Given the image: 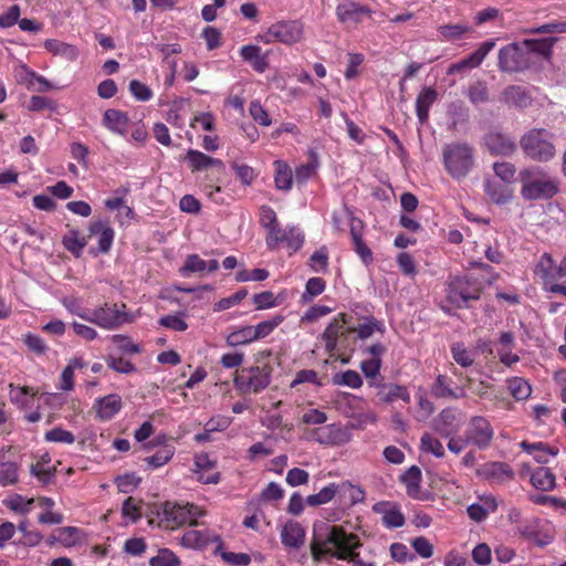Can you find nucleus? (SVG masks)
<instances>
[{
  "label": "nucleus",
  "mask_w": 566,
  "mask_h": 566,
  "mask_svg": "<svg viewBox=\"0 0 566 566\" xmlns=\"http://www.w3.org/2000/svg\"><path fill=\"white\" fill-rule=\"evenodd\" d=\"M496 41L494 39L482 42L479 48L469 54L467 57L452 63L447 71L448 75L463 73L467 70H473L479 67L486 55L495 48Z\"/></svg>",
  "instance_id": "15"
},
{
  "label": "nucleus",
  "mask_w": 566,
  "mask_h": 566,
  "mask_svg": "<svg viewBox=\"0 0 566 566\" xmlns=\"http://www.w3.org/2000/svg\"><path fill=\"white\" fill-rule=\"evenodd\" d=\"M227 344L235 347L240 345H248L255 342V335L252 325L243 326L227 336Z\"/></svg>",
  "instance_id": "47"
},
{
  "label": "nucleus",
  "mask_w": 566,
  "mask_h": 566,
  "mask_svg": "<svg viewBox=\"0 0 566 566\" xmlns=\"http://www.w3.org/2000/svg\"><path fill=\"white\" fill-rule=\"evenodd\" d=\"M484 145L494 156H511L516 150L513 138L500 132H490L484 137Z\"/></svg>",
  "instance_id": "23"
},
{
  "label": "nucleus",
  "mask_w": 566,
  "mask_h": 566,
  "mask_svg": "<svg viewBox=\"0 0 566 566\" xmlns=\"http://www.w3.org/2000/svg\"><path fill=\"white\" fill-rule=\"evenodd\" d=\"M476 474L492 483H503L514 478L511 465L502 461H490L482 464Z\"/></svg>",
  "instance_id": "22"
},
{
  "label": "nucleus",
  "mask_w": 566,
  "mask_h": 566,
  "mask_svg": "<svg viewBox=\"0 0 566 566\" xmlns=\"http://www.w3.org/2000/svg\"><path fill=\"white\" fill-rule=\"evenodd\" d=\"M202 515L203 511L195 504H179L175 502H165L158 513L160 525L170 530L186 524L190 526L197 525V518Z\"/></svg>",
  "instance_id": "5"
},
{
  "label": "nucleus",
  "mask_w": 566,
  "mask_h": 566,
  "mask_svg": "<svg viewBox=\"0 0 566 566\" xmlns=\"http://www.w3.org/2000/svg\"><path fill=\"white\" fill-rule=\"evenodd\" d=\"M530 480L535 489L544 492L552 491L556 484L555 474L546 467L535 469L532 472Z\"/></svg>",
  "instance_id": "39"
},
{
  "label": "nucleus",
  "mask_w": 566,
  "mask_h": 566,
  "mask_svg": "<svg viewBox=\"0 0 566 566\" xmlns=\"http://www.w3.org/2000/svg\"><path fill=\"white\" fill-rule=\"evenodd\" d=\"M57 536L53 537L50 543L59 542L64 547H72L77 544L81 530L75 526H64L57 528Z\"/></svg>",
  "instance_id": "52"
},
{
  "label": "nucleus",
  "mask_w": 566,
  "mask_h": 566,
  "mask_svg": "<svg viewBox=\"0 0 566 566\" xmlns=\"http://www.w3.org/2000/svg\"><path fill=\"white\" fill-rule=\"evenodd\" d=\"M483 292L482 283L470 275L452 276L446 290L447 301L455 308H469L471 301H478Z\"/></svg>",
  "instance_id": "3"
},
{
  "label": "nucleus",
  "mask_w": 566,
  "mask_h": 566,
  "mask_svg": "<svg viewBox=\"0 0 566 566\" xmlns=\"http://www.w3.org/2000/svg\"><path fill=\"white\" fill-rule=\"evenodd\" d=\"M123 408V400L119 395L111 394L97 398L93 405L96 417L102 421L113 419Z\"/></svg>",
  "instance_id": "25"
},
{
  "label": "nucleus",
  "mask_w": 566,
  "mask_h": 566,
  "mask_svg": "<svg viewBox=\"0 0 566 566\" xmlns=\"http://www.w3.org/2000/svg\"><path fill=\"white\" fill-rule=\"evenodd\" d=\"M176 449L172 444H164L151 455L144 459L148 469L155 470L167 464L174 457Z\"/></svg>",
  "instance_id": "42"
},
{
  "label": "nucleus",
  "mask_w": 566,
  "mask_h": 566,
  "mask_svg": "<svg viewBox=\"0 0 566 566\" xmlns=\"http://www.w3.org/2000/svg\"><path fill=\"white\" fill-rule=\"evenodd\" d=\"M472 29L465 24H443L438 28L439 34L447 41H455L471 33Z\"/></svg>",
  "instance_id": "50"
},
{
  "label": "nucleus",
  "mask_w": 566,
  "mask_h": 566,
  "mask_svg": "<svg viewBox=\"0 0 566 566\" xmlns=\"http://www.w3.org/2000/svg\"><path fill=\"white\" fill-rule=\"evenodd\" d=\"M501 102L509 106L525 108L532 103V97L527 90L520 85H510L501 94Z\"/></svg>",
  "instance_id": "31"
},
{
  "label": "nucleus",
  "mask_w": 566,
  "mask_h": 566,
  "mask_svg": "<svg viewBox=\"0 0 566 566\" xmlns=\"http://www.w3.org/2000/svg\"><path fill=\"white\" fill-rule=\"evenodd\" d=\"M240 55L243 61L249 62L252 69L259 73H263L268 66L266 55L261 53V48L258 45H243L240 49Z\"/></svg>",
  "instance_id": "37"
},
{
  "label": "nucleus",
  "mask_w": 566,
  "mask_h": 566,
  "mask_svg": "<svg viewBox=\"0 0 566 566\" xmlns=\"http://www.w3.org/2000/svg\"><path fill=\"white\" fill-rule=\"evenodd\" d=\"M520 447L523 451L532 454L534 460L541 464H546L549 462L551 457H556L559 450L555 447H551L544 442H528L522 441Z\"/></svg>",
  "instance_id": "34"
},
{
  "label": "nucleus",
  "mask_w": 566,
  "mask_h": 566,
  "mask_svg": "<svg viewBox=\"0 0 566 566\" xmlns=\"http://www.w3.org/2000/svg\"><path fill=\"white\" fill-rule=\"evenodd\" d=\"M305 541V531L297 522L286 523L281 531V542L285 547L300 548Z\"/></svg>",
  "instance_id": "35"
},
{
  "label": "nucleus",
  "mask_w": 566,
  "mask_h": 566,
  "mask_svg": "<svg viewBox=\"0 0 566 566\" xmlns=\"http://www.w3.org/2000/svg\"><path fill=\"white\" fill-rule=\"evenodd\" d=\"M326 283L322 277L315 276L307 280L305 291L302 295L303 301H311L325 291Z\"/></svg>",
  "instance_id": "60"
},
{
  "label": "nucleus",
  "mask_w": 566,
  "mask_h": 566,
  "mask_svg": "<svg viewBox=\"0 0 566 566\" xmlns=\"http://www.w3.org/2000/svg\"><path fill=\"white\" fill-rule=\"evenodd\" d=\"M453 381L446 375H439L432 385L431 392L436 398L459 399L465 396L461 387H453Z\"/></svg>",
  "instance_id": "32"
},
{
  "label": "nucleus",
  "mask_w": 566,
  "mask_h": 566,
  "mask_svg": "<svg viewBox=\"0 0 566 566\" xmlns=\"http://www.w3.org/2000/svg\"><path fill=\"white\" fill-rule=\"evenodd\" d=\"M467 96L473 105L489 102V88L484 81H476L469 85Z\"/></svg>",
  "instance_id": "49"
},
{
  "label": "nucleus",
  "mask_w": 566,
  "mask_h": 566,
  "mask_svg": "<svg viewBox=\"0 0 566 566\" xmlns=\"http://www.w3.org/2000/svg\"><path fill=\"white\" fill-rule=\"evenodd\" d=\"M349 324V316L345 313L336 315L323 332L321 338L324 340L325 352L329 357L335 355L338 346V338L346 337L350 333H347V325Z\"/></svg>",
  "instance_id": "13"
},
{
  "label": "nucleus",
  "mask_w": 566,
  "mask_h": 566,
  "mask_svg": "<svg viewBox=\"0 0 566 566\" xmlns=\"http://www.w3.org/2000/svg\"><path fill=\"white\" fill-rule=\"evenodd\" d=\"M493 170L502 182L512 185L515 181L516 168L512 163L496 161L493 164Z\"/></svg>",
  "instance_id": "57"
},
{
  "label": "nucleus",
  "mask_w": 566,
  "mask_h": 566,
  "mask_svg": "<svg viewBox=\"0 0 566 566\" xmlns=\"http://www.w3.org/2000/svg\"><path fill=\"white\" fill-rule=\"evenodd\" d=\"M443 165L457 180L465 178L474 165L473 148L465 143H452L443 148Z\"/></svg>",
  "instance_id": "4"
},
{
  "label": "nucleus",
  "mask_w": 566,
  "mask_h": 566,
  "mask_svg": "<svg viewBox=\"0 0 566 566\" xmlns=\"http://www.w3.org/2000/svg\"><path fill=\"white\" fill-rule=\"evenodd\" d=\"M381 387V391L376 392V397L381 403L392 405L401 400L403 403L408 405L411 400L410 391L407 386L388 382L386 386Z\"/></svg>",
  "instance_id": "29"
},
{
  "label": "nucleus",
  "mask_w": 566,
  "mask_h": 566,
  "mask_svg": "<svg viewBox=\"0 0 566 566\" xmlns=\"http://www.w3.org/2000/svg\"><path fill=\"white\" fill-rule=\"evenodd\" d=\"M203 272H206V261L196 253L188 254L184 265L179 269V274L182 277H189L191 274H202Z\"/></svg>",
  "instance_id": "45"
},
{
  "label": "nucleus",
  "mask_w": 566,
  "mask_h": 566,
  "mask_svg": "<svg viewBox=\"0 0 566 566\" xmlns=\"http://www.w3.org/2000/svg\"><path fill=\"white\" fill-rule=\"evenodd\" d=\"M102 123L112 133L124 135L126 133L129 118L127 113L109 108L104 112Z\"/></svg>",
  "instance_id": "36"
},
{
  "label": "nucleus",
  "mask_w": 566,
  "mask_h": 566,
  "mask_svg": "<svg viewBox=\"0 0 566 566\" xmlns=\"http://www.w3.org/2000/svg\"><path fill=\"white\" fill-rule=\"evenodd\" d=\"M451 354L454 361L461 367H470L474 361L472 352L469 350L462 343L452 344Z\"/></svg>",
  "instance_id": "58"
},
{
  "label": "nucleus",
  "mask_w": 566,
  "mask_h": 566,
  "mask_svg": "<svg viewBox=\"0 0 566 566\" xmlns=\"http://www.w3.org/2000/svg\"><path fill=\"white\" fill-rule=\"evenodd\" d=\"M467 442L479 450H488L495 438L491 421L484 416H472L464 429Z\"/></svg>",
  "instance_id": "9"
},
{
  "label": "nucleus",
  "mask_w": 566,
  "mask_h": 566,
  "mask_svg": "<svg viewBox=\"0 0 566 566\" xmlns=\"http://www.w3.org/2000/svg\"><path fill=\"white\" fill-rule=\"evenodd\" d=\"M304 240L302 231L294 226L285 228L280 226L272 233H266L265 237V243L270 250H275L280 244H284L291 251L290 253L298 251L303 247Z\"/></svg>",
  "instance_id": "12"
},
{
  "label": "nucleus",
  "mask_w": 566,
  "mask_h": 566,
  "mask_svg": "<svg viewBox=\"0 0 566 566\" xmlns=\"http://www.w3.org/2000/svg\"><path fill=\"white\" fill-rule=\"evenodd\" d=\"M376 331L382 332L384 324L373 316L367 317L366 322L359 324L357 327H347V333H356L360 339L369 338Z\"/></svg>",
  "instance_id": "46"
},
{
  "label": "nucleus",
  "mask_w": 566,
  "mask_h": 566,
  "mask_svg": "<svg viewBox=\"0 0 566 566\" xmlns=\"http://www.w3.org/2000/svg\"><path fill=\"white\" fill-rule=\"evenodd\" d=\"M363 546L357 534L347 533L342 526L327 523L315 524L311 541V555L314 562H321L325 557L346 559L348 548Z\"/></svg>",
  "instance_id": "1"
},
{
  "label": "nucleus",
  "mask_w": 566,
  "mask_h": 566,
  "mask_svg": "<svg viewBox=\"0 0 566 566\" xmlns=\"http://www.w3.org/2000/svg\"><path fill=\"white\" fill-rule=\"evenodd\" d=\"M399 480L405 485L406 493L409 497L420 501L427 500L426 494L421 492L420 484L422 481V473L417 465L410 467L400 475Z\"/></svg>",
  "instance_id": "28"
},
{
  "label": "nucleus",
  "mask_w": 566,
  "mask_h": 566,
  "mask_svg": "<svg viewBox=\"0 0 566 566\" xmlns=\"http://www.w3.org/2000/svg\"><path fill=\"white\" fill-rule=\"evenodd\" d=\"M192 472L197 475L196 480L202 484H217L220 481L216 461L211 460L207 453L197 454L193 461Z\"/></svg>",
  "instance_id": "20"
},
{
  "label": "nucleus",
  "mask_w": 566,
  "mask_h": 566,
  "mask_svg": "<svg viewBox=\"0 0 566 566\" xmlns=\"http://www.w3.org/2000/svg\"><path fill=\"white\" fill-rule=\"evenodd\" d=\"M44 48L54 55H60L67 61H75L78 57V50L75 45L49 39L44 42Z\"/></svg>",
  "instance_id": "41"
},
{
  "label": "nucleus",
  "mask_w": 566,
  "mask_h": 566,
  "mask_svg": "<svg viewBox=\"0 0 566 566\" xmlns=\"http://www.w3.org/2000/svg\"><path fill=\"white\" fill-rule=\"evenodd\" d=\"M484 192L495 205H505L513 197L511 185L486 178L483 184Z\"/></svg>",
  "instance_id": "30"
},
{
  "label": "nucleus",
  "mask_w": 566,
  "mask_h": 566,
  "mask_svg": "<svg viewBox=\"0 0 566 566\" xmlns=\"http://www.w3.org/2000/svg\"><path fill=\"white\" fill-rule=\"evenodd\" d=\"M185 160L192 172L213 169L217 175L221 176L226 171V166L222 160L210 157L199 150L189 149L186 154Z\"/></svg>",
  "instance_id": "19"
},
{
  "label": "nucleus",
  "mask_w": 566,
  "mask_h": 566,
  "mask_svg": "<svg viewBox=\"0 0 566 566\" xmlns=\"http://www.w3.org/2000/svg\"><path fill=\"white\" fill-rule=\"evenodd\" d=\"M373 10L355 2L354 0H344L336 7V17L343 24L358 25L365 18H371Z\"/></svg>",
  "instance_id": "16"
},
{
  "label": "nucleus",
  "mask_w": 566,
  "mask_h": 566,
  "mask_svg": "<svg viewBox=\"0 0 566 566\" xmlns=\"http://www.w3.org/2000/svg\"><path fill=\"white\" fill-rule=\"evenodd\" d=\"M303 36V27L298 21H279L270 25L265 33L259 35L265 44L281 42L294 44Z\"/></svg>",
  "instance_id": "11"
},
{
  "label": "nucleus",
  "mask_w": 566,
  "mask_h": 566,
  "mask_svg": "<svg viewBox=\"0 0 566 566\" xmlns=\"http://www.w3.org/2000/svg\"><path fill=\"white\" fill-rule=\"evenodd\" d=\"M259 222L266 230V233H272L281 226L273 208L266 205L260 208Z\"/></svg>",
  "instance_id": "55"
},
{
  "label": "nucleus",
  "mask_w": 566,
  "mask_h": 566,
  "mask_svg": "<svg viewBox=\"0 0 566 566\" xmlns=\"http://www.w3.org/2000/svg\"><path fill=\"white\" fill-rule=\"evenodd\" d=\"M555 42V38L525 39L523 41V46L525 48V51H527L531 55L532 53H536L548 60L552 56L553 45Z\"/></svg>",
  "instance_id": "40"
},
{
  "label": "nucleus",
  "mask_w": 566,
  "mask_h": 566,
  "mask_svg": "<svg viewBox=\"0 0 566 566\" xmlns=\"http://www.w3.org/2000/svg\"><path fill=\"white\" fill-rule=\"evenodd\" d=\"M249 113L251 117L261 126H270L272 119L266 109L261 105L259 101H252L249 106Z\"/></svg>",
  "instance_id": "64"
},
{
  "label": "nucleus",
  "mask_w": 566,
  "mask_h": 566,
  "mask_svg": "<svg viewBox=\"0 0 566 566\" xmlns=\"http://www.w3.org/2000/svg\"><path fill=\"white\" fill-rule=\"evenodd\" d=\"M88 243V237L81 235L77 229H69L62 238V244L73 256L80 258Z\"/></svg>",
  "instance_id": "38"
},
{
  "label": "nucleus",
  "mask_w": 566,
  "mask_h": 566,
  "mask_svg": "<svg viewBox=\"0 0 566 566\" xmlns=\"http://www.w3.org/2000/svg\"><path fill=\"white\" fill-rule=\"evenodd\" d=\"M338 486L335 483H331L323 488L318 493L311 494L306 497V503L310 506H318L326 504L333 500L337 492Z\"/></svg>",
  "instance_id": "54"
},
{
  "label": "nucleus",
  "mask_w": 566,
  "mask_h": 566,
  "mask_svg": "<svg viewBox=\"0 0 566 566\" xmlns=\"http://www.w3.org/2000/svg\"><path fill=\"white\" fill-rule=\"evenodd\" d=\"M179 557L169 548H160L156 556L149 559V566H180Z\"/></svg>",
  "instance_id": "56"
},
{
  "label": "nucleus",
  "mask_w": 566,
  "mask_h": 566,
  "mask_svg": "<svg viewBox=\"0 0 566 566\" xmlns=\"http://www.w3.org/2000/svg\"><path fill=\"white\" fill-rule=\"evenodd\" d=\"M210 543H216L214 552H219L223 547L221 536L209 528H189L180 537V544L187 548L203 549Z\"/></svg>",
  "instance_id": "14"
},
{
  "label": "nucleus",
  "mask_w": 566,
  "mask_h": 566,
  "mask_svg": "<svg viewBox=\"0 0 566 566\" xmlns=\"http://www.w3.org/2000/svg\"><path fill=\"white\" fill-rule=\"evenodd\" d=\"M18 481V467L14 462H0V485L7 486Z\"/></svg>",
  "instance_id": "61"
},
{
  "label": "nucleus",
  "mask_w": 566,
  "mask_h": 566,
  "mask_svg": "<svg viewBox=\"0 0 566 566\" xmlns=\"http://www.w3.org/2000/svg\"><path fill=\"white\" fill-rule=\"evenodd\" d=\"M272 371L269 363L244 368L234 377V386L242 394H259L270 385Z\"/></svg>",
  "instance_id": "8"
},
{
  "label": "nucleus",
  "mask_w": 566,
  "mask_h": 566,
  "mask_svg": "<svg viewBox=\"0 0 566 566\" xmlns=\"http://www.w3.org/2000/svg\"><path fill=\"white\" fill-rule=\"evenodd\" d=\"M44 439L49 442L72 444L75 441L74 434L61 427H55L48 431Z\"/></svg>",
  "instance_id": "62"
},
{
  "label": "nucleus",
  "mask_w": 566,
  "mask_h": 566,
  "mask_svg": "<svg viewBox=\"0 0 566 566\" xmlns=\"http://www.w3.org/2000/svg\"><path fill=\"white\" fill-rule=\"evenodd\" d=\"M521 196L524 200L552 199L559 191L556 178L547 176L542 169H524L520 172Z\"/></svg>",
  "instance_id": "2"
},
{
  "label": "nucleus",
  "mask_w": 566,
  "mask_h": 566,
  "mask_svg": "<svg viewBox=\"0 0 566 566\" xmlns=\"http://www.w3.org/2000/svg\"><path fill=\"white\" fill-rule=\"evenodd\" d=\"M534 274L542 280L544 289L548 292V287L552 285H559L557 281L560 277L558 273V265L555 263L551 253H543L535 268Z\"/></svg>",
  "instance_id": "21"
},
{
  "label": "nucleus",
  "mask_w": 566,
  "mask_h": 566,
  "mask_svg": "<svg viewBox=\"0 0 566 566\" xmlns=\"http://www.w3.org/2000/svg\"><path fill=\"white\" fill-rule=\"evenodd\" d=\"M284 318L285 317L283 315L279 314L253 326L255 339L259 340L269 336L277 326L284 322Z\"/></svg>",
  "instance_id": "53"
},
{
  "label": "nucleus",
  "mask_w": 566,
  "mask_h": 566,
  "mask_svg": "<svg viewBox=\"0 0 566 566\" xmlns=\"http://www.w3.org/2000/svg\"><path fill=\"white\" fill-rule=\"evenodd\" d=\"M106 364L111 369H113L119 374L129 375L137 370L136 366L133 363H130L129 360H127L123 357H115L113 355H108L106 357Z\"/></svg>",
  "instance_id": "59"
},
{
  "label": "nucleus",
  "mask_w": 566,
  "mask_h": 566,
  "mask_svg": "<svg viewBox=\"0 0 566 566\" xmlns=\"http://www.w3.org/2000/svg\"><path fill=\"white\" fill-rule=\"evenodd\" d=\"M333 384L337 386H346L353 389H358L363 386V378L356 370L348 369L340 374H335L333 376Z\"/></svg>",
  "instance_id": "51"
},
{
  "label": "nucleus",
  "mask_w": 566,
  "mask_h": 566,
  "mask_svg": "<svg viewBox=\"0 0 566 566\" xmlns=\"http://www.w3.org/2000/svg\"><path fill=\"white\" fill-rule=\"evenodd\" d=\"M506 387L512 397L517 401L526 400L532 394L530 382L522 377L507 378Z\"/></svg>",
  "instance_id": "43"
},
{
  "label": "nucleus",
  "mask_w": 566,
  "mask_h": 566,
  "mask_svg": "<svg viewBox=\"0 0 566 566\" xmlns=\"http://www.w3.org/2000/svg\"><path fill=\"white\" fill-rule=\"evenodd\" d=\"M419 449L422 453H430L438 459H441L446 455V450L442 442L429 432L422 433Z\"/></svg>",
  "instance_id": "44"
},
{
  "label": "nucleus",
  "mask_w": 566,
  "mask_h": 566,
  "mask_svg": "<svg viewBox=\"0 0 566 566\" xmlns=\"http://www.w3.org/2000/svg\"><path fill=\"white\" fill-rule=\"evenodd\" d=\"M140 504H142V501H139L133 496H128L124 501L123 506H122L123 516L128 517L133 522L138 521L142 517V512H140L142 505Z\"/></svg>",
  "instance_id": "63"
},
{
  "label": "nucleus",
  "mask_w": 566,
  "mask_h": 566,
  "mask_svg": "<svg viewBox=\"0 0 566 566\" xmlns=\"http://www.w3.org/2000/svg\"><path fill=\"white\" fill-rule=\"evenodd\" d=\"M516 531L525 539L534 542L539 546L547 545L551 542L549 537H542L539 520L537 517L524 518L516 526Z\"/></svg>",
  "instance_id": "33"
},
{
  "label": "nucleus",
  "mask_w": 566,
  "mask_h": 566,
  "mask_svg": "<svg viewBox=\"0 0 566 566\" xmlns=\"http://www.w3.org/2000/svg\"><path fill=\"white\" fill-rule=\"evenodd\" d=\"M553 135L544 128H533L524 134L520 140L524 154L536 161H548L556 149L552 143Z\"/></svg>",
  "instance_id": "6"
},
{
  "label": "nucleus",
  "mask_w": 566,
  "mask_h": 566,
  "mask_svg": "<svg viewBox=\"0 0 566 566\" xmlns=\"http://www.w3.org/2000/svg\"><path fill=\"white\" fill-rule=\"evenodd\" d=\"M88 239L93 235L97 238V248L96 250L92 249L93 254L103 253L106 254L111 251L114 238H115V231L109 226L108 221L105 220H94L90 223L88 227Z\"/></svg>",
  "instance_id": "17"
},
{
  "label": "nucleus",
  "mask_w": 566,
  "mask_h": 566,
  "mask_svg": "<svg viewBox=\"0 0 566 566\" xmlns=\"http://www.w3.org/2000/svg\"><path fill=\"white\" fill-rule=\"evenodd\" d=\"M438 91L432 86H424L416 98V115L421 125L429 120V111L438 99Z\"/></svg>",
  "instance_id": "27"
},
{
  "label": "nucleus",
  "mask_w": 566,
  "mask_h": 566,
  "mask_svg": "<svg viewBox=\"0 0 566 566\" xmlns=\"http://www.w3.org/2000/svg\"><path fill=\"white\" fill-rule=\"evenodd\" d=\"M19 82L24 84L29 91L46 93L56 87L44 76L29 69L25 64L20 65Z\"/></svg>",
  "instance_id": "24"
},
{
  "label": "nucleus",
  "mask_w": 566,
  "mask_h": 566,
  "mask_svg": "<svg viewBox=\"0 0 566 566\" xmlns=\"http://www.w3.org/2000/svg\"><path fill=\"white\" fill-rule=\"evenodd\" d=\"M432 429L442 438L457 434L460 426L453 409H443L432 421Z\"/></svg>",
  "instance_id": "26"
},
{
  "label": "nucleus",
  "mask_w": 566,
  "mask_h": 566,
  "mask_svg": "<svg viewBox=\"0 0 566 566\" xmlns=\"http://www.w3.org/2000/svg\"><path fill=\"white\" fill-rule=\"evenodd\" d=\"M275 165V186L281 190H289L292 186L293 175L289 165L282 160H276Z\"/></svg>",
  "instance_id": "48"
},
{
  "label": "nucleus",
  "mask_w": 566,
  "mask_h": 566,
  "mask_svg": "<svg viewBox=\"0 0 566 566\" xmlns=\"http://www.w3.org/2000/svg\"><path fill=\"white\" fill-rule=\"evenodd\" d=\"M500 71L505 73H518L531 67L533 64L531 54L525 51L523 44L510 43L499 51Z\"/></svg>",
  "instance_id": "10"
},
{
  "label": "nucleus",
  "mask_w": 566,
  "mask_h": 566,
  "mask_svg": "<svg viewBox=\"0 0 566 566\" xmlns=\"http://www.w3.org/2000/svg\"><path fill=\"white\" fill-rule=\"evenodd\" d=\"M373 512L381 515V523L386 528L402 527L406 523V517L398 503L390 501L377 502L373 505Z\"/></svg>",
  "instance_id": "18"
},
{
  "label": "nucleus",
  "mask_w": 566,
  "mask_h": 566,
  "mask_svg": "<svg viewBox=\"0 0 566 566\" xmlns=\"http://www.w3.org/2000/svg\"><path fill=\"white\" fill-rule=\"evenodd\" d=\"M88 322L103 329L113 331L133 322V316L126 311L125 303L105 302L90 311Z\"/></svg>",
  "instance_id": "7"
}]
</instances>
